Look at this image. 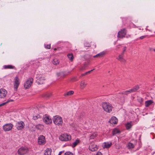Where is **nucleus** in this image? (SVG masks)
<instances>
[{"instance_id":"nucleus-14","label":"nucleus","mask_w":155,"mask_h":155,"mask_svg":"<svg viewBox=\"0 0 155 155\" xmlns=\"http://www.w3.org/2000/svg\"><path fill=\"white\" fill-rule=\"evenodd\" d=\"M89 149L92 151H94L97 150L98 148L97 145L94 144H91L89 146Z\"/></svg>"},{"instance_id":"nucleus-21","label":"nucleus","mask_w":155,"mask_h":155,"mask_svg":"<svg viewBox=\"0 0 155 155\" xmlns=\"http://www.w3.org/2000/svg\"><path fill=\"white\" fill-rule=\"evenodd\" d=\"M153 102L151 100H149L145 102V105L146 107H148Z\"/></svg>"},{"instance_id":"nucleus-32","label":"nucleus","mask_w":155,"mask_h":155,"mask_svg":"<svg viewBox=\"0 0 155 155\" xmlns=\"http://www.w3.org/2000/svg\"><path fill=\"white\" fill-rule=\"evenodd\" d=\"M97 135V133H94L92 134L90 136V138L91 139H94V138L96 137Z\"/></svg>"},{"instance_id":"nucleus-29","label":"nucleus","mask_w":155,"mask_h":155,"mask_svg":"<svg viewBox=\"0 0 155 155\" xmlns=\"http://www.w3.org/2000/svg\"><path fill=\"white\" fill-rule=\"evenodd\" d=\"M131 91H130V90H129L128 91H123L122 92V94H124L126 95H127L128 94H130V93H131Z\"/></svg>"},{"instance_id":"nucleus-34","label":"nucleus","mask_w":155,"mask_h":155,"mask_svg":"<svg viewBox=\"0 0 155 155\" xmlns=\"http://www.w3.org/2000/svg\"><path fill=\"white\" fill-rule=\"evenodd\" d=\"M13 101V100H8V101H6V102H4L3 103H2L1 104H0V107H1V106H3L4 105H5L6 104L8 103V102H10V101Z\"/></svg>"},{"instance_id":"nucleus-40","label":"nucleus","mask_w":155,"mask_h":155,"mask_svg":"<svg viewBox=\"0 0 155 155\" xmlns=\"http://www.w3.org/2000/svg\"><path fill=\"white\" fill-rule=\"evenodd\" d=\"M72 80L73 81H76L78 80V79H77L76 78L74 77L72 79Z\"/></svg>"},{"instance_id":"nucleus-31","label":"nucleus","mask_w":155,"mask_h":155,"mask_svg":"<svg viewBox=\"0 0 155 155\" xmlns=\"http://www.w3.org/2000/svg\"><path fill=\"white\" fill-rule=\"evenodd\" d=\"M134 147V145L132 143H129L128 144V147L129 148H132Z\"/></svg>"},{"instance_id":"nucleus-13","label":"nucleus","mask_w":155,"mask_h":155,"mask_svg":"<svg viewBox=\"0 0 155 155\" xmlns=\"http://www.w3.org/2000/svg\"><path fill=\"white\" fill-rule=\"evenodd\" d=\"M7 94V91L5 89H0V97L3 98L5 97Z\"/></svg>"},{"instance_id":"nucleus-46","label":"nucleus","mask_w":155,"mask_h":155,"mask_svg":"<svg viewBox=\"0 0 155 155\" xmlns=\"http://www.w3.org/2000/svg\"><path fill=\"white\" fill-rule=\"evenodd\" d=\"M152 50H153V49L152 48H149V50L150 51H151Z\"/></svg>"},{"instance_id":"nucleus-33","label":"nucleus","mask_w":155,"mask_h":155,"mask_svg":"<svg viewBox=\"0 0 155 155\" xmlns=\"http://www.w3.org/2000/svg\"><path fill=\"white\" fill-rule=\"evenodd\" d=\"M42 126L41 124H38L35 125V127L38 130H40L41 129Z\"/></svg>"},{"instance_id":"nucleus-44","label":"nucleus","mask_w":155,"mask_h":155,"mask_svg":"<svg viewBox=\"0 0 155 155\" xmlns=\"http://www.w3.org/2000/svg\"><path fill=\"white\" fill-rule=\"evenodd\" d=\"M120 45H117L116 46L117 49H118L120 48Z\"/></svg>"},{"instance_id":"nucleus-18","label":"nucleus","mask_w":155,"mask_h":155,"mask_svg":"<svg viewBox=\"0 0 155 155\" xmlns=\"http://www.w3.org/2000/svg\"><path fill=\"white\" fill-rule=\"evenodd\" d=\"M140 88L139 86L137 85L130 89V91L132 93L134 92L137 91Z\"/></svg>"},{"instance_id":"nucleus-16","label":"nucleus","mask_w":155,"mask_h":155,"mask_svg":"<svg viewBox=\"0 0 155 155\" xmlns=\"http://www.w3.org/2000/svg\"><path fill=\"white\" fill-rule=\"evenodd\" d=\"M105 53L104 51L100 52L93 56L94 58H101L103 57L105 54Z\"/></svg>"},{"instance_id":"nucleus-4","label":"nucleus","mask_w":155,"mask_h":155,"mask_svg":"<svg viewBox=\"0 0 155 155\" xmlns=\"http://www.w3.org/2000/svg\"><path fill=\"white\" fill-rule=\"evenodd\" d=\"M59 138L61 141H66L70 140L71 138V137L70 135L67 134H64L61 135Z\"/></svg>"},{"instance_id":"nucleus-50","label":"nucleus","mask_w":155,"mask_h":155,"mask_svg":"<svg viewBox=\"0 0 155 155\" xmlns=\"http://www.w3.org/2000/svg\"><path fill=\"white\" fill-rule=\"evenodd\" d=\"M153 50L154 51H155V49H153Z\"/></svg>"},{"instance_id":"nucleus-25","label":"nucleus","mask_w":155,"mask_h":155,"mask_svg":"<svg viewBox=\"0 0 155 155\" xmlns=\"http://www.w3.org/2000/svg\"><path fill=\"white\" fill-rule=\"evenodd\" d=\"M131 122H128L126 124V127L127 129H129L131 128L132 125L131 124Z\"/></svg>"},{"instance_id":"nucleus-51","label":"nucleus","mask_w":155,"mask_h":155,"mask_svg":"<svg viewBox=\"0 0 155 155\" xmlns=\"http://www.w3.org/2000/svg\"><path fill=\"white\" fill-rule=\"evenodd\" d=\"M87 64H84V66H87Z\"/></svg>"},{"instance_id":"nucleus-48","label":"nucleus","mask_w":155,"mask_h":155,"mask_svg":"<svg viewBox=\"0 0 155 155\" xmlns=\"http://www.w3.org/2000/svg\"><path fill=\"white\" fill-rule=\"evenodd\" d=\"M57 75H58V76H59L60 75L59 73H58Z\"/></svg>"},{"instance_id":"nucleus-15","label":"nucleus","mask_w":155,"mask_h":155,"mask_svg":"<svg viewBox=\"0 0 155 155\" xmlns=\"http://www.w3.org/2000/svg\"><path fill=\"white\" fill-rule=\"evenodd\" d=\"M45 79L44 77H41L39 79H38L37 82L38 84H41L45 83Z\"/></svg>"},{"instance_id":"nucleus-39","label":"nucleus","mask_w":155,"mask_h":155,"mask_svg":"<svg viewBox=\"0 0 155 155\" xmlns=\"http://www.w3.org/2000/svg\"><path fill=\"white\" fill-rule=\"evenodd\" d=\"M45 47L47 49H49L51 48V45H45Z\"/></svg>"},{"instance_id":"nucleus-36","label":"nucleus","mask_w":155,"mask_h":155,"mask_svg":"<svg viewBox=\"0 0 155 155\" xmlns=\"http://www.w3.org/2000/svg\"><path fill=\"white\" fill-rule=\"evenodd\" d=\"M64 155H74L73 153L70 152H66L64 153Z\"/></svg>"},{"instance_id":"nucleus-7","label":"nucleus","mask_w":155,"mask_h":155,"mask_svg":"<svg viewBox=\"0 0 155 155\" xmlns=\"http://www.w3.org/2000/svg\"><path fill=\"white\" fill-rule=\"evenodd\" d=\"M126 33L127 31L126 29L123 28L118 32L117 37L118 38H123L125 37Z\"/></svg>"},{"instance_id":"nucleus-27","label":"nucleus","mask_w":155,"mask_h":155,"mask_svg":"<svg viewBox=\"0 0 155 155\" xmlns=\"http://www.w3.org/2000/svg\"><path fill=\"white\" fill-rule=\"evenodd\" d=\"M80 141L79 140H76L72 144V147H75L79 142Z\"/></svg>"},{"instance_id":"nucleus-41","label":"nucleus","mask_w":155,"mask_h":155,"mask_svg":"<svg viewBox=\"0 0 155 155\" xmlns=\"http://www.w3.org/2000/svg\"><path fill=\"white\" fill-rule=\"evenodd\" d=\"M96 155H102L101 153L100 152H98L97 153Z\"/></svg>"},{"instance_id":"nucleus-45","label":"nucleus","mask_w":155,"mask_h":155,"mask_svg":"<svg viewBox=\"0 0 155 155\" xmlns=\"http://www.w3.org/2000/svg\"><path fill=\"white\" fill-rule=\"evenodd\" d=\"M62 153V151L60 152L58 155H61V154Z\"/></svg>"},{"instance_id":"nucleus-38","label":"nucleus","mask_w":155,"mask_h":155,"mask_svg":"<svg viewBox=\"0 0 155 155\" xmlns=\"http://www.w3.org/2000/svg\"><path fill=\"white\" fill-rule=\"evenodd\" d=\"M40 116L38 115H37V116H34L33 117V119L35 120L37 119L38 118H39Z\"/></svg>"},{"instance_id":"nucleus-6","label":"nucleus","mask_w":155,"mask_h":155,"mask_svg":"<svg viewBox=\"0 0 155 155\" xmlns=\"http://www.w3.org/2000/svg\"><path fill=\"white\" fill-rule=\"evenodd\" d=\"M33 79L31 78L27 80L24 84V87L26 89L29 88L32 84Z\"/></svg>"},{"instance_id":"nucleus-35","label":"nucleus","mask_w":155,"mask_h":155,"mask_svg":"<svg viewBox=\"0 0 155 155\" xmlns=\"http://www.w3.org/2000/svg\"><path fill=\"white\" fill-rule=\"evenodd\" d=\"M95 69H93L92 70H91V71H89L87 72H86L84 74H81L82 76H84L86 75L88 73H90L91 71H92L93 70H94Z\"/></svg>"},{"instance_id":"nucleus-28","label":"nucleus","mask_w":155,"mask_h":155,"mask_svg":"<svg viewBox=\"0 0 155 155\" xmlns=\"http://www.w3.org/2000/svg\"><path fill=\"white\" fill-rule=\"evenodd\" d=\"M59 61L58 59H54L53 60V63L55 65H57L59 64Z\"/></svg>"},{"instance_id":"nucleus-37","label":"nucleus","mask_w":155,"mask_h":155,"mask_svg":"<svg viewBox=\"0 0 155 155\" xmlns=\"http://www.w3.org/2000/svg\"><path fill=\"white\" fill-rule=\"evenodd\" d=\"M51 93H46L45 94V96L47 97H49L51 96Z\"/></svg>"},{"instance_id":"nucleus-3","label":"nucleus","mask_w":155,"mask_h":155,"mask_svg":"<svg viewBox=\"0 0 155 155\" xmlns=\"http://www.w3.org/2000/svg\"><path fill=\"white\" fill-rule=\"evenodd\" d=\"M127 49V47L124 46L123 48V50L121 53L120 54L118 57L117 58V59L119 61L122 62H125L126 61L125 59L124 58V52L126 51Z\"/></svg>"},{"instance_id":"nucleus-26","label":"nucleus","mask_w":155,"mask_h":155,"mask_svg":"<svg viewBox=\"0 0 155 155\" xmlns=\"http://www.w3.org/2000/svg\"><path fill=\"white\" fill-rule=\"evenodd\" d=\"M67 56L69 58V59L71 61H73V55L72 54H69L67 55Z\"/></svg>"},{"instance_id":"nucleus-2","label":"nucleus","mask_w":155,"mask_h":155,"mask_svg":"<svg viewBox=\"0 0 155 155\" xmlns=\"http://www.w3.org/2000/svg\"><path fill=\"white\" fill-rule=\"evenodd\" d=\"M53 120L54 124L57 125H61L63 123L62 118L59 116L56 115L54 116Z\"/></svg>"},{"instance_id":"nucleus-20","label":"nucleus","mask_w":155,"mask_h":155,"mask_svg":"<svg viewBox=\"0 0 155 155\" xmlns=\"http://www.w3.org/2000/svg\"><path fill=\"white\" fill-rule=\"evenodd\" d=\"M120 133V131L117 128H115L112 131V134L113 135Z\"/></svg>"},{"instance_id":"nucleus-42","label":"nucleus","mask_w":155,"mask_h":155,"mask_svg":"<svg viewBox=\"0 0 155 155\" xmlns=\"http://www.w3.org/2000/svg\"><path fill=\"white\" fill-rule=\"evenodd\" d=\"M146 37L145 36H143L141 37H140V39H143L144 38H145Z\"/></svg>"},{"instance_id":"nucleus-22","label":"nucleus","mask_w":155,"mask_h":155,"mask_svg":"<svg viewBox=\"0 0 155 155\" xmlns=\"http://www.w3.org/2000/svg\"><path fill=\"white\" fill-rule=\"evenodd\" d=\"M3 67L5 69H14L15 68L14 66L10 65H5L3 66Z\"/></svg>"},{"instance_id":"nucleus-30","label":"nucleus","mask_w":155,"mask_h":155,"mask_svg":"<svg viewBox=\"0 0 155 155\" xmlns=\"http://www.w3.org/2000/svg\"><path fill=\"white\" fill-rule=\"evenodd\" d=\"M74 94V91H71L67 92L66 94H64V96L66 95H71L72 94Z\"/></svg>"},{"instance_id":"nucleus-23","label":"nucleus","mask_w":155,"mask_h":155,"mask_svg":"<svg viewBox=\"0 0 155 155\" xmlns=\"http://www.w3.org/2000/svg\"><path fill=\"white\" fill-rule=\"evenodd\" d=\"M51 150L50 149H48L46 150L45 153V155H51Z\"/></svg>"},{"instance_id":"nucleus-47","label":"nucleus","mask_w":155,"mask_h":155,"mask_svg":"<svg viewBox=\"0 0 155 155\" xmlns=\"http://www.w3.org/2000/svg\"><path fill=\"white\" fill-rule=\"evenodd\" d=\"M83 69H84V68L83 67L81 68H80V70H83Z\"/></svg>"},{"instance_id":"nucleus-43","label":"nucleus","mask_w":155,"mask_h":155,"mask_svg":"<svg viewBox=\"0 0 155 155\" xmlns=\"http://www.w3.org/2000/svg\"><path fill=\"white\" fill-rule=\"evenodd\" d=\"M85 46L87 47H90L91 46L89 44L88 45H86V44H85Z\"/></svg>"},{"instance_id":"nucleus-8","label":"nucleus","mask_w":155,"mask_h":155,"mask_svg":"<svg viewBox=\"0 0 155 155\" xmlns=\"http://www.w3.org/2000/svg\"><path fill=\"white\" fill-rule=\"evenodd\" d=\"M13 126V125L11 123L7 124L3 126V129L5 131H9L11 130Z\"/></svg>"},{"instance_id":"nucleus-19","label":"nucleus","mask_w":155,"mask_h":155,"mask_svg":"<svg viewBox=\"0 0 155 155\" xmlns=\"http://www.w3.org/2000/svg\"><path fill=\"white\" fill-rule=\"evenodd\" d=\"M104 148H108L112 145V143L111 142H107L104 143Z\"/></svg>"},{"instance_id":"nucleus-1","label":"nucleus","mask_w":155,"mask_h":155,"mask_svg":"<svg viewBox=\"0 0 155 155\" xmlns=\"http://www.w3.org/2000/svg\"><path fill=\"white\" fill-rule=\"evenodd\" d=\"M102 107L104 111L108 113H110L112 110L113 107L111 104L107 102L103 103Z\"/></svg>"},{"instance_id":"nucleus-9","label":"nucleus","mask_w":155,"mask_h":155,"mask_svg":"<svg viewBox=\"0 0 155 155\" xmlns=\"http://www.w3.org/2000/svg\"><path fill=\"white\" fill-rule=\"evenodd\" d=\"M43 120L47 124H49L52 122L51 118L48 115H47L43 116Z\"/></svg>"},{"instance_id":"nucleus-24","label":"nucleus","mask_w":155,"mask_h":155,"mask_svg":"<svg viewBox=\"0 0 155 155\" xmlns=\"http://www.w3.org/2000/svg\"><path fill=\"white\" fill-rule=\"evenodd\" d=\"M87 85V84L85 83L84 81H83L81 82L80 86L82 89L84 88Z\"/></svg>"},{"instance_id":"nucleus-49","label":"nucleus","mask_w":155,"mask_h":155,"mask_svg":"<svg viewBox=\"0 0 155 155\" xmlns=\"http://www.w3.org/2000/svg\"><path fill=\"white\" fill-rule=\"evenodd\" d=\"M57 50V49H56V48H54V51H55V50Z\"/></svg>"},{"instance_id":"nucleus-12","label":"nucleus","mask_w":155,"mask_h":155,"mask_svg":"<svg viewBox=\"0 0 155 155\" xmlns=\"http://www.w3.org/2000/svg\"><path fill=\"white\" fill-rule=\"evenodd\" d=\"M25 126L24 123L21 121L17 123L16 124V128L18 130H21Z\"/></svg>"},{"instance_id":"nucleus-5","label":"nucleus","mask_w":155,"mask_h":155,"mask_svg":"<svg viewBox=\"0 0 155 155\" xmlns=\"http://www.w3.org/2000/svg\"><path fill=\"white\" fill-rule=\"evenodd\" d=\"M28 152V148L27 147H21L18 151V154L20 155L26 154Z\"/></svg>"},{"instance_id":"nucleus-11","label":"nucleus","mask_w":155,"mask_h":155,"mask_svg":"<svg viewBox=\"0 0 155 155\" xmlns=\"http://www.w3.org/2000/svg\"><path fill=\"white\" fill-rule=\"evenodd\" d=\"M45 137L43 135H40L38 137V143L39 145H42L45 144Z\"/></svg>"},{"instance_id":"nucleus-10","label":"nucleus","mask_w":155,"mask_h":155,"mask_svg":"<svg viewBox=\"0 0 155 155\" xmlns=\"http://www.w3.org/2000/svg\"><path fill=\"white\" fill-rule=\"evenodd\" d=\"M19 79L18 76H16L14 78V87L15 90H16L19 86Z\"/></svg>"},{"instance_id":"nucleus-17","label":"nucleus","mask_w":155,"mask_h":155,"mask_svg":"<svg viewBox=\"0 0 155 155\" xmlns=\"http://www.w3.org/2000/svg\"><path fill=\"white\" fill-rule=\"evenodd\" d=\"M117 122V119L115 117H111L109 121V122L112 124H116Z\"/></svg>"}]
</instances>
